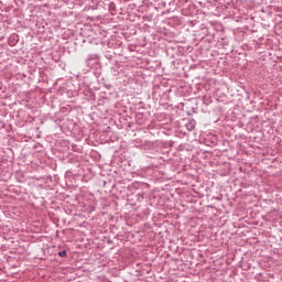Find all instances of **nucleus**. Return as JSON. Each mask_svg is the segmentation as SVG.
I'll return each instance as SVG.
<instances>
[{"label": "nucleus", "instance_id": "f257e3e1", "mask_svg": "<svg viewBox=\"0 0 282 282\" xmlns=\"http://www.w3.org/2000/svg\"><path fill=\"white\" fill-rule=\"evenodd\" d=\"M59 257H67V251L63 250L58 252Z\"/></svg>", "mask_w": 282, "mask_h": 282}]
</instances>
